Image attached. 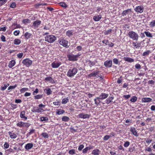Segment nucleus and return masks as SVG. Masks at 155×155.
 Segmentation results:
<instances>
[{
	"label": "nucleus",
	"instance_id": "25",
	"mask_svg": "<svg viewBox=\"0 0 155 155\" xmlns=\"http://www.w3.org/2000/svg\"><path fill=\"white\" fill-rule=\"evenodd\" d=\"M114 97L113 96L109 97L106 100L105 102L107 104H109L110 103L112 102V101L114 99Z\"/></svg>",
	"mask_w": 155,
	"mask_h": 155
},
{
	"label": "nucleus",
	"instance_id": "8",
	"mask_svg": "<svg viewBox=\"0 0 155 155\" xmlns=\"http://www.w3.org/2000/svg\"><path fill=\"white\" fill-rule=\"evenodd\" d=\"M59 43L60 44L64 47H67L68 46V41L64 39H61L60 40Z\"/></svg>",
	"mask_w": 155,
	"mask_h": 155
},
{
	"label": "nucleus",
	"instance_id": "58",
	"mask_svg": "<svg viewBox=\"0 0 155 155\" xmlns=\"http://www.w3.org/2000/svg\"><path fill=\"white\" fill-rule=\"evenodd\" d=\"M45 4H46L44 3H37L36 4H35V6L36 7H37L41 5L43 6Z\"/></svg>",
	"mask_w": 155,
	"mask_h": 155
},
{
	"label": "nucleus",
	"instance_id": "30",
	"mask_svg": "<svg viewBox=\"0 0 155 155\" xmlns=\"http://www.w3.org/2000/svg\"><path fill=\"white\" fill-rule=\"evenodd\" d=\"M64 110L61 109H57L56 113L58 115H60L64 114Z\"/></svg>",
	"mask_w": 155,
	"mask_h": 155
},
{
	"label": "nucleus",
	"instance_id": "20",
	"mask_svg": "<svg viewBox=\"0 0 155 155\" xmlns=\"http://www.w3.org/2000/svg\"><path fill=\"white\" fill-rule=\"evenodd\" d=\"M101 18V15H96L94 16L93 17V19L95 21H98L100 20Z\"/></svg>",
	"mask_w": 155,
	"mask_h": 155
},
{
	"label": "nucleus",
	"instance_id": "54",
	"mask_svg": "<svg viewBox=\"0 0 155 155\" xmlns=\"http://www.w3.org/2000/svg\"><path fill=\"white\" fill-rule=\"evenodd\" d=\"M42 136L45 138H48V134L46 133H43L42 134Z\"/></svg>",
	"mask_w": 155,
	"mask_h": 155
},
{
	"label": "nucleus",
	"instance_id": "44",
	"mask_svg": "<svg viewBox=\"0 0 155 155\" xmlns=\"http://www.w3.org/2000/svg\"><path fill=\"white\" fill-rule=\"evenodd\" d=\"M31 35V34L27 32H26L25 34V37L27 39L29 38L30 37Z\"/></svg>",
	"mask_w": 155,
	"mask_h": 155
},
{
	"label": "nucleus",
	"instance_id": "11",
	"mask_svg": "<svg viewBox=\"0 0 155 155\" xmlns=\"http://www.w3.org/2000/svg\"><path fill=\"white\" fill-rule=\"evenodd\" d=\"M89 117V115L87 114H84V113H80L78 115V117L79 118L83 119L88 118Z\"/></svg>",
	"mask_w": 155,
	"mask_h": 155
},
{
	"label": "nucleus",
	"instance_id": "24",
	"mask_svg": "<svg viewBox=\"0 0 155 155\" xmlns=\"http://www.w3.org/2000/svg\"><path fill=\"white\" fill-rule=\"evenodd\" d=\"M31 111L32 112L35 113H40V111L38 109V108L37 107H34L33 108L31 109Z\"/></svg>",
	"mask_w": 155,
	"mask_h": 155
},
{
	"label": "nucleus",
	"instance_id": "45",
	"mask_svg": "<svg viewBox=\"0 0 155 155\" xmlns=\"http://www.w3.org/2000/svg\"><path fill=\"white\" fill-rule=\"evenodd\" d=\"M150 25L151 27H153L155 26V20H154L150 23Z\"/></svg>",
	"mask_w": 155,
	"mask_h": 155
},
{
	"label": "nucleus",
	"instance_id": "22",
	"mask_svg": "<svg viewBox=\"0 0 155 155\" xmlns=\"http://www.w3.org/2000/svg\"><path fill=\"white\" fill-rule=\"evenodd\" d=\"M45 106V105H44L42 104H40L39 105L38 107H39V108H38V109L40 111V112H43L45 111L43 108H44Z\"/></svg>",
	"mask_w": 155,
	"mask_h": 155
},
{
	"label": "nucleus",
	"instance_id": "6",
	"mask_svg": "<svg viewBox=\"0 0 155 155\" xmlns=\"http://www.w3.org/2000/svg\"><path fill=\"white\" fill-rule=\"evenodd\" d=\"M135 12L137 13H141L143 12L144 8L143 6H137L134 9Z\"/></svg>",
	"mask_w": 155,
	"mask_h": 155
},
{
	"label": "nucleus",
	"instance_id": "32",
	"mask_svg": "<svg viewBox=\"0 0 155 155\" xmlns=\"http://www.w3.org/2000/svg\"><path fill=\"white\" fill-rule=\"evenodd\" d=\"M69 99L68 97L64 98L62 99V103L63 104H65L69 101Z\"/></svg>",
	"mask_w": 155,
	"mask_h": 155
},
{
	"label": "nucleus",
	"instance_id": "23",
	"mask_svg": "<svg viewBox=\"0 0 155 155\" xmlns=\"http://www.w3.org/2000/svg\"><path fill=\"white\" fill-rule=\"evenodd\" d=\"M25 111H22L20 114V117L22 118H24L25 120H26L27 119V117H26L25 116Z\"/></svg>",
	"mask_w": 155,
	"mask_h": 155
},
{
	"label": "nucleus",
	"instance_id": "48",
	"mask_svg": "<svg viewBox=\"0 0 155 155\" xmlns=\"http://www.w3.org/2000/svg\"><path fill=\"white\" fill-rule=\"evenodd\" d=\"M89 65L90 67H92V66L94 65L95 64V61H89Z\"/></svg>",
	"mask_w": 155,
	"mask_h": 155
},
{
	"label": "nucleus",
	"instance_id": "27",
	"mask_svg": "<svg viewBox=\"0 0 155 155\" xmlns=\"http://www.w3.org/2000/svg\"><path fill=\"white\" fill-rule=\"evenodd\" d=\"M124 60L129 62H133L134 61L133 59H132L130 58L124 57Z\"/></svg>",
	"mask_w": 155,
	"mask_h": 155
},
{
	"label": "nucleus",
	"instance_id": "28",
	"mask_svg": "<svg viewBox=\"0 0 155 155\" xmlns=\"http://www.w3.org/2000/svg\"><path fill=\"white\" fill-rule=\"evenodd\" d=\"M8 134L11 138L15 139L17 137L16 135L14 133L11 132H9Z\"/></svg>",
	"mask_w": 155,
	"mask_h": 155
},
{
	"label": "nucleus",
	"instance_id": "41",
	"mask_svg": "<svg viewBox=\"0 0 155 155\" xmlns=\"http://www.w3.org/2000/svg\"><path fill=\"white\" fill-rule=\"evenodd\" d=\"M151 52L150 50H147V51L144 52L142 54V55L143 56H147Z\"/></svg>",
	"mask_w": 155,
	"mask_h": 155
},
{
	"label": "nucleus",
	"instance_id": "62",
	"mask_svg": "<svg viewBox=\"0 0 155 155\" xmlns=\"http://www.w3.org/2000/svg\"><path fill=\"white\" fill-rule=\"evenodd\" d=\"M135 67L136 69H140L141 68V66L140 64H136Z\"/></svg>",
	"mask_w": 155,
	"mask_h": 155
},
{
	"label": "nucleus",
	"instance_id": "47",
	"mask_svg": "<svg viewBox=\"0 0 155 155\" xmlns=\"http://www.w3.org/2000/svg\"><path fill=\"white\" fill-rule=\"evenodd\" d=\"M69 153L70 154L73 155L75 153V151L74 150L72 149L69 150Z\"/></svg>",
	"mask_w": 155,
	"mask_h": 155
},
{
	"label": "nucleus",
	"instance_id": "21",
	"mask_svg": "<svg viewBox=\"0 0 155 155\" xmlns=\"http://www.w3.org/2000/svg\"><path fill=\"white\" fill-rule=\"evenodd\" d=\"M152 99L148 97H144L142 99V101L143 102H150Z\"/></svg>",
	"mask_w": 155,
	"mask_h": 155
},
{
	"label": "nucleus",
	"instance_id": "15",
	"mask_svg": "<svg viewBox=\"0 0 155 155\" xmlns=\"http://www.w3.org/2000/svg\"><path fill=\"white\" fill-rule=\"evenodd\" d=\"M33 146L32 143H28L26 144L25 146V148L26 149L28 150L31 148Z\"/></svg>",
	"mask_w": 155,
	"mask_h": 155
},
{
	"label": "nucleus",
	"instance_id": "53",
	"mask_svg": "<svg viewBox=\"0 0 155 155\" xmlns=\"http://www.w3.org/2000/svg\"><path fill=\"white\" fill-rule=\"evenodd\" d=\"M16 5V4L15 2H12L10 5V7L12 8H15Z\"/></svg>",
	"mask_w": 155,
	"mask_h": 155
},
{
	"label": "nucleus",
	"instance_id": "46",
	"mask_svg": "<svg viewBox=\"0 0 155 155\" xmlns=\"http://www.w3.org/2000/svg\"><path fill=\"white\" fill-rule=\"evenodd\" d=\"M130 142L129 141H127L125 143H124V147H127L130 145Z\"/></svg>",
	"mask_w": 155,
	"mask_h": 155
},
{
	"label": "nucleus",
	"instance_id": "2",
	"mask_svg": "<svg viewBox=\"0 0 155 155\" xmlns=\"http://www.w3.org/2000/svg\"><path fill=\"white\" fill-rule=\"evenodd\" d=\"M78 69L76 68H74L72 69H70L67 73V76L69 77H71L77 73Z\"/></svg>",
	"mask_w": 155,
	"mask_h": 155
},
{
	"label": "nucleus",
	"instance_id": "1",
	"mask_svg": "<svg viewBox=\"0 0 155 155\" xmlns=\"http://www.w3.org/2000/svg\"><path fill=\"white\" fill-rule=\"evenodd\" d=\"M129 37L134 41H137L139 38L138 35L135 32L133 31H130L128 33Z\"/></svg>",
	"mask_w": 155,
	"mask_h": 155
},
{
	"label": "nucleus",
	"instance_id": "52",
	"mask_svg": "<svg viewBox=\"0 0 155 155\" xmlns=\"http://www.w3.org/2000/svg\"><path fill=\"white\" fill-rule=\"evenodd\" d=\"M113 61L115 64H117L119 63V61L117 58H114L113 59Z\"/></svg>",
	"mask_w": 155,
	"mask_h": 155
},
{
	"label": "nucleus",
	"instance_id": "38",
	"mask_svg": "<svg viewBox=\"0 0 155 155\" xmlns=\"http://www.w3.org/2000/svg\"><path fill=\"white\" fill-rule=\"evenodd\" d=\"M40 119L41 121H47L48 120V117H41L40 118Z\"/></svg>",
	"mask_w": 155,
	"mask_h": 155
},
{
	"label": "nucleus",
	"instance_id": "19",
	"mask_svg": "<svg viewBox=\"0 0 155 155\" xmlns=\"http://www.w3.org/2000/svg\"><path fill=\"white\" fill-rule=\"evenodd\" d=\"M15 61L14 60H12L9 62L8 66L10 68H11L15 65Z\"/></svg>",
	"mask_w": 155,
	"mask_h": 155
},
{
	"label": "nucleus",
	"instance_id": "16",
	"mask_svg": "<svg viewBox=\"0 0 155 155\" xmlns=\"http://www.w3.org/2000/svg\"><path fill=\"white\" fill-rule=\"evenodd\" d=\"M133 45L134 47L135 48H139L141 45V44L140 43L137 42H133Z\"/></svg>",
	"mask_w": 155,
	"mask_h": 155
},
{
	"label": "nucleus",
	"instance_id": "14",
	"mask_svg": "<svg viewBox=\"0 0 155 155\" xmlns=\"http://www.w3.org/2000/svg\"><path fill=\"white\" fill-rule=\"evenodd\" d=\"M41 21L38 20H37L35 21L33 25V26L35 28H37L38 26L41 24Z\"/></svg>",
	"mask_w": 155,
	"mask_h": 155
},
{
	"label": "nucleus",
	"instance_id": "49",
	"mask_svg": "<svg viewBox=\"0 0 155 155\" xmlns=\"http://www.w3.org/2000/svg\"><path fill=\"white\" fill-rule=\"evenodd\" d=\"M110 138V137L109 135H106L103 138V140H107Z\"/></svg>",
	"mask_w": 155,
	"mask_h": 155
},
{
	"label": "nucleus",
	"instance_id": "5",
	"mask_svg": "<svg viewBox=\"0 0 155 155\" xmlns=\"http://www.w3.org/2000/svg\"><path fill=\"white\" fill-rule=\"evenodd\" d=\"M22 63L26 67H28L32 64V61L29 59L26 58L24 60Z\"/></svg>",
	"mask_w": 155,
	"mask_h": 155
},
{
	"label": "nucleus",
	"instance_id": "31",
	"mask_svg": "<svg viewBox=\"0 0 155 155\" xmlns=\"http://www.w3.org/2000/svg\"><path fill=\"white\" fill-rule=\"evenodd\" d=\"M101 99L99 98V99H97V97H96L95 99H94V101H95V103L97 105H98V104H99L101 102Z\"/></svg>",
	"mask_w": 155,
	"mask_h": 155
},
{
	"label": "nucleus",
	"instance_id": "42",
	"mask_svg": "<svg viewBox=\"0 0 155 155\" xmlns=\"http://www.w3.org/2000/svg\"><path fill=\"white\" fill-rule=\"evenodd\" d=\"M97 72H95V71H94L92 73L88 75V76L89 77H93V76L95 77V76H96V75H97Z\"/></svg>",
	"mask_w": 155,
	"mask_h": 155
},
{
	"label": "nucleus",
	"instance_id": "40",
	"mask_svg": "<svg viewBox=\"0 0 155 155\" xmlns=\"http://www.w3.org/2000/svg\"><path fill=\"white\" fill-rule=\"evenodd\" d=\"M59 4L61 7L65 8H66L67 7V5H66V4L64 2H60Z\"/></svg>",
	"mask_w": 155,
	"mask_h": 155
},
{
	"label": "nucleus",
	"instance_id": "17",
	"mask_svg": "<svg viewBox=\"0 0 155 155\" xmlns=\"http://www.w3.org/2000/svg\"><path fill=\"white\" fill-rule=\"evenodd\" d=\"M44 91L48 95L51 94L52 93V91L51 89L49 88H47L44 89Z\"/></svg>",
	"mask_w": 155,
	"mask_h": 155
},
{
	"label": "nucleus",
	"instance_id": "64",
	"mask_svg": "<svg viewBox=\"0 0 155 155\" xmlns=\"http://www.w3.org/2000/svg\"><path fill=\"white\" fill-rule=\"evenodd\" d=\"M70 130L71 132H75L77 131V130H76L73 127H71L70 128Z\"/></svg>",
	"mask_w": 155,
	"mask_h": 155
},
{
	"label": "nucleus",
	"instance_id": "12",
	"mask_svg": "<svg viewBox=\"0 0 155 155\" xmlns=\"http://www.w3.org/2000/svg\"><path fill=\"white\" fill-rule=\"evenodd\" d=\"M61 64V62H54L51 64V66L53 68H57Z\"/></svg>",
	"mask_w": 155,
	"mask_h": 155
},
{
	"label": "nucleus",
	"instance_id": "13",
	"mask_svg": "<svg viewBox=\"0 0 155 155\" xmlns=\"http://www.w3.org/2000/svg\"><path fill=\"white\" fill-rule=\"evenodd\" d=\"M130 130L132 133L136 137L138 136V135L136 131V129L134 127L131 128Z\"/></svg>",
	"mask_w": 155,
	"mask_h": 155
},
{
	"label": "nucleus",
	"instance_id": "3",
	"mask_svg": "<svg viewBox=\"0 0 155 155\" xmlns=\"http://www.w3.org/2000/svg\"><path fill=\"white\" fill-rule=\"evenodd\" d=\"M45 41L49 43H53L56 39V38L52 35H48L45 38Z\"/></svg>",
	"mask_w": 155,
	"mask_h": 155
},
{
	"label": "nucleus",
	"instance_id": "35",
	"mask_svg": "<svg viewBox=\"0 0 155 155\" xmlns=\"http://www.w3.org/2000/svg\"><path fill=\"white\" fill-rule=\"evenodd\" d=\"M21 43V41L18 39H15L14 41V43L15 45H19Z\"/></svg>",
	"mask_w": 155,
	"mask_h": 155
},
{
	"label": "nucleus",
	"instance_id": "39",
	"mask_svg": "<svg viewBox=\"0 0 155 155\" xmlns=\"http://www.w3.org/2000/svg\"><path fill=\"white\" fill-rule=\"evenodd\" d=\"M137 98L136 96L133 97L130 99V101L131 102H135L137 100Z\"/></svg>",
	"mask_w": 155,
	"mask_h": 155
},
{
	"label": "nucleus",
	"instance_id": "57",
	"mask_svg": "<svg viewBox=\"0 0 155 155\" xmlns=\"http://www.w3.org/2000/svg\"><path fill=\"white\" fill-rule=\"evenodd\" d=\"M23 54V53H21L17 54V56L18 58H21L22 57Z\"/></svg>",
	"mask_w": 155,
	"mask_h": 155
},
{
	"label": "nucleus",
	"instance_id": "60",
	"mask_svg": "<svg viewBox=\"0 0 155 155\" xmlns=\"http://www.w3.org/2000/svg\"><path fill=\"white\" fill-rule=\"evenodd\" d=\"M112 31V30L111 29H109L107 31H106L105 32V35H108Z\"/></svg>",
	"mask_w": 155,
	"mask_h": 155
},
{
	"label": "nucleus",
	"instance_id": "33",
	"mask_svg": "<svg viewBox=\"0 0 155 155\" xmlns=\"http://www.w3.org/2000/svg\"><path fill=\"white\" fill-rule=\"evenodd\" d=\"M70 120L69 118L67 116H63L62 118V120L64 121H68Z\"/></svg>",
	"mask_w": 155,
	"mask_h": 155
},
{
	"label": "nucleus",
	"instance_id": "56",
	"mask_svg": "<svg viewBox=\"0 0 155 155\" xmlns=\"http://www.w3.org/2000/svg\"><path fill=\"white\" fill-rule=\"evenodd\" d=\"M38 91H39L38 89V88H36L35 89V90L33 92L32 94L33 95H35L38 92Z\"/></svg>",
	"mask_w": 155,
	"mask_h": 155
},
{
	"label": "nucleus",
	"instance_id": "10",
	"mask_svg": "<svg viewBox=\"0 0 155 155\" xmlns=\"http://www.w3.org/2000/svg\"><path fill=\"white\" fill-rule=\"evenodd\" d=\"M112 61L111 60H107L104 62V65L107 67L110 68L112 65Z\"/></svg>",
	"mask_w": 155,
	"mask_h": 155
},
{
	"label": "nucleus",
	"instance_id": "34",
	"mask_svg": "<svg viewBox=\"0 0 155 155\" xmlns=\"http://www.w3.org/2000/svg\"><path fill=\"white\" fill-rule=\"evenodd\" d=\"M42 97V94H38L34 96V99H39L41 98Z\"/></svg>",
	"mask_w": 155,
	"mask_h": 155
},
{
	"label": "nucleus",
	"instance_id": "9",
	"mask_svg": "<svg viewBox=\"0 0 155 155\" xmlns=\"http://www.w3.org/2000/svg\"><path fill=\"white\" fill-rule=\"evenodd\" d=\"M109 94H108L105 93H102L98 97H97V99L100 98L101 100H103L107 98Z\"/></svg>",
	"mask_w": 155,
	"mask_h": 155
},
{
	"label": "nucleus",
	"instance_id": "26",
	"mask_svg": "<svg viewBox=\"0 0 155 155\" xmlns=\"http://www.w3.org/2000/svg\"><path fill=\"white\" fill-rule=\"evenodd\" d=\"M130 12H131V9H128L127 10H124L123 12L122 13V15L123 16L126 15H127L129 14V13Z\"/></svg>",
	"mask_w": 155,
	"mask_h": 155
},
{
	"label": "nucleus",
	"instance_id": "4",
	"mask_svg": "<svg viewBox=\"0 0 155 155\" xmlns=\"http://www.w3.org/2000/svg\"><path fill=\"white\" fill-rule=\"evenodd\" d=\"M80 55V54L74 55L73 54H69L68 55V60L70 61H76L78 60V58Z\"/></svg>",
	"mask_w": 155,
	"mask_h": 155
},
{
	"label": "nucleus",
	"instance_id": "63",
	"mask_svg": "<svg viewBox=\"0 0 155 155\" xmlns=\"http://www.w3.org/2000/svg\"><path fill=\"white\" fill-rule=\"evenodd\" d=\"M1 39L2 41L3 42H5L6 41L5 37L3 35L1 36Z\"/></svg>",
	"mask_w": 155,
	"mask_h": 155
},
{
	"label": "nucleus",
	"instance_id": "61",
	"mask_svg": "<svg viewBox=\"0 0 155 155\" xmlns=\"http://www.w3.org/2000/svg\"><path fill=\"white\" fill-rule=\"evenodd\" d=\"M20 33V31L19 30H16L14 32V34L15 35H18Z\"/></svg>",
	"mask_w": 155,
	"mask_h": 155
},
{
	"label": "nucleus",
	"instance_id": "50",
	"mask_svg": "<svg viewBox=\"0 0 155 155\" xmlns=\"http://www.w3.org/2000/svg\"><path fill=\"white\" fill-rule=\"evenodd\" d=\"M16 87L17 85H15L14 86H10L8 87V90H10L14 89Z\"/></svg>",
	"mask_w": 155,
	"mask_h": 155
},
{
	"label": "nucleus",
	"instance_id": "36",
	"mask_svg": "<svg viewBox=\"0 0 155 155\" xmlns=\"http://www.w3.org/2000/svg\"><path fill=\"white\" fill-rule=\"evenodd\" d=\"M66 35L69 37L73 35V32L71 31L68 30L66 32Z\"/></svg>",
	"mask_w": 155,
	"mask_h": 155
},
{
	"label": "nucleus",
	"instance_id": "55",
	"mask_svg": "<svg viewBox=\"0 0 155 155\" xmlns=\"http://www.w3.org/2000/svg\"><path fill=\"white\" fill-rule=\"evenodd\" d=\"M9 147V145L8 143L5 142L4 145V147L5 148L7 149Z\"/></svg>",
	"mask_w": 155,
	"mask_h": 155
},
{
	"label": "nucleus",
	"instance_id": "18",
	"mask_svg": "<svg viewBox=\"0 0 155 155\" xmlns=\"http://www.w3.org/2000/svg\"><path fill=\"white\" fill-rule=\"evenodd\" d=\"M100 152V151L98 149H94L92 151V154L94 155H99Z\"/></svg>",
	"mask_w": 155,
	"mask_h": 155
},
{
	"label": "nucleus",
	"instance_id": "59",
	"mask_svg": "<svg viewBox=\"0 0 155 155\" xmlns=\"http://www.w3.org/2000/svg\"><path fill=\"white\" fill-rule=\"evenodd\" d=\"M84 147V146L82 145H80L78 148V150L79 151L81 150Z\"/></svg>",
	"mask_w": 155,
	"mask_h": 155
},
{
	"label": "nucleus",
	"instance_id": "7",
	"mask_svg": "<svg viewBox=\"0 0 155 155\" xmlns=\"http://www.w3.org/2000/svg\"><path fill=\"white\" fill-rule=\"evenodd\" d=\"M17 126L20 127H28L30 124L29 123H24L22 121L18 123L17 124Z\"/></svg>",
	"mask_w": 155,
	"mask_h": 155
},
{
	"label": "nucleus",
	"instance_id": "37",
	"mask_svg": "<svg viewBox=\"0 0 155 155\" xmlns=\"http://www.w3.org/2000/svg\"><path fill=\"white\" fill-rule=\"evenodd\" d=\"M144 33L145 34L146 36L147 37L151 38L152 37V34L149 31H145Z\"/></svg>",
	"mask_w": 155,
	"mask_h": 155
},
{
	"label": "nucleus",
	"instance_id": "43",
	"mask_svg": "<svg viewBox=\"0 0 155 155\" xmlns=\"http://www.w3.org/2000/svg\"><path fill=\"white\" fill-rule=\"evenodd\" d=\"M28 88H23L21 89L20 91L21 93H23L25 91H28Z\"/></svg>",
	"mask_w": 155,
	"mask_h": 155
},
{
	"label": "nucleus",
	"instance_id": "29",
	"mask_svg": "<svg viewBox=\"0 0 155 155\" xmlns=\"http://www.w3.org/2000/svg\"><path fill=\"white\" fill-rule=\"evenodd\" d=\"M45 80L50 82L54 83V82L53 79L51 77H48L45 78Z\"/></svg>",
	"mask_w": 155,
	"mask_h": 155
},
{
	"label": "nucleus",
	"instance_id": "51",
	"mask_svg": "<svg viewBox=\"0 0 155 155\" xmlns=\"http://www.w3.org/2000/svg\"><path fill=\"white\" fill-rule=\"evenodd\" d=\"M8 85L6 84H4V87H2V86L1 88V90L3 91L5 90L7 87H8Z\"/></svg>",
	"mask_w": 155,
	"mask_h": 155
}]
</instances>
